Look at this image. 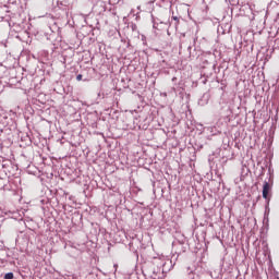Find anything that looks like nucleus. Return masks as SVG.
<instances>
[{
	"mask_svg": "<svg viewBox=\"0 0 279 279\" xmlns=\"http://www.w3.org/2000/svg\"><path fill=\"white\" fill-rule=\"evenodd\" d=\"M269 191H271V185L269 184V181H264V185H263V197H264V199H268Z\"/></svg>",
	"mask_w": 279,
	"mask_h": 279,
	"instance_id": "nucleus-1",
	"label": "nucleus"
},
{
	"mask_svg": "<svg viewBox=\"0 0 279 279\" xmlns=\"http://www.w3.org/2000/svg\"><path fill=\"white\" fill-rule=\"evenodd\" d=\"M4 279H14V272H7Z\"/></svg>",
	"mask_w": 279,
	"mask_h": 279,
	"instance_id": "nucleus-2",
	"label": "nucleus"
},
{
	"mask_svg": "<svg viewBox=\"0 0 279 279\" xmlns=\"http://www.w3.org/2000/svg\"><path fill=\"white\" fill-rule=\"evenodd\" d=\"M99 5H100V8H101V10H100L99 12H100V13H101V12H106V3L99 2Z\"/></svg>",
	"mask_w": 279,
	"mask_h": 279,
	"instance_id": "nucleus-3",
	"label": "nucleus"
},
{
	"mask_svg": "<svg viewBox=\"0 0 279 279\" xmlns=\"http://www.w3.org/2000/svg\"><path fill=\"white\" fill-rule=\"evenodd\" d=\"M131 29H132V32H136V29H138V27L136 26L135 23H132L131 24Z\"/></svg>",
	"mask_w": 279,
	"mask_h": 279,
	"instance_id": "nucleus-4",
	"label": "nucleus"
},
{
	"mask_svg": "<svg viewBox=\"0 0 279 279\" xmlns=\"http://www.w3.org/2000/svg\"><path fill=\"white\" fill-rule=\"evenodd\" d=\"M82 74H78L77 76H76V80H77V82H82Z\"/></svg>",
	"mask_w": 279,
	"mask_h": 279,
	"instance_id": "nucleus-5",
	"label": "nucleus"
},
{
	"mask_svg": "<svg viewBox=\"0 0 279 279\" xmlns=\"http://www.w3.org/2000/svg\"><path fill=\"white\" fill-rule=\"evenodd\" d=\"M172 19H173V21H177V23H179V21H180V19L178 16H173Z\"/></svg>",
	"mask_w": 279,
	"mask_h": 279,
	"instance_id": "nucleus-6",
	"label": "nucleus"
},
{
	"mask_svg": "<svg viewBox=\"0 0 279 279\" xmlns=\"http://www.w3.org/2000/svg\"><path fill=\"white\" fill-rule=\"evenodd\" d=\"M153 3H154V0H153V1H149V2H148V5H153Z\"/></svg>",
	"mask_w": 279,
	"mask_h": 279,
	"instance_id": "nucleus-7",
	"label": "nucleus"
},
{
	"mask_svg": "<svg viewBox=\"0 0 279 279\" xmlns=\"http://www.w3.org/2000/svg\"><path fill=\"white\" fill-rule=\"evenodd\" d=\"M269 175H271V169L268 170Z\"/></svg>",
	"mask_w": 279,
	"mask_h": 279,
	"instance_id": "nucleus-8",
	"label": "nucleus"
},
{
	"mask_svg": "<svg viewBox=\"0 0 279 279\" xmlns=\"http://www.w3.org/2000/svg\"><path fill=\"white\" fill-rule=\"evenodd\" d=\"M263 171H265V168L262 167V175H263Z\"/></svg>",
	"mask_w": 279,
	"mask_h": 279,
	"instance_id": "nucleus-9",
	"label": "nucleus"
},
{
	"mask_svg": "<svg viewBox=\"0 0 279 279\" xmlns=\"http://www.w3.org/2000/svg\"><path fill=\"white\" fill-rule=\"evenodd\" d=\"M172 82H175V77L172 78Z\"/></svg>",
	"mask_w": 279,
	"mask_h": 279,
	"instance_id": "nucleus-10",
	"label": "nucleus"
},
{
	"mask_svg": "<svg viewBox=\"0 0 279 279\" xmlns=\"http://www.w3.org/2000/svg\"><path fill=\"white\" fill-rule=\"evenodd\" d=\"M269 182H271V175H270V178H269Z\"/></svg>",
	"mask_w": 279,
	"mask_h": 279,
	"instance_id": "nucleus-11",
	"label": "nucleus"
}]
</instances>
